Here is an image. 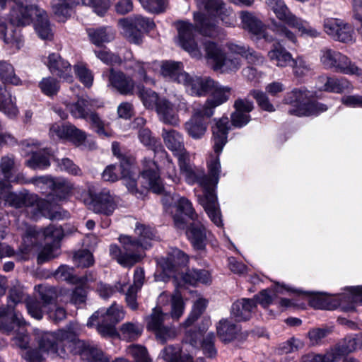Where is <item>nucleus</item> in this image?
Here are the masks:
<instances>
[{"mask_svg":"<svg viewBox=\"0 0 362 362\" xmlns=\"http://www.w3.org/2000/svg\"><path fill=\"white\" fill-rule=\"evenodd\" d=\"M228 125V119L222 117L213 127V148L216 155H211L207 162L209 175H205L202 170L196 168L189 163L188 153L182 154L178 158L180 170L186 182L190 185L197 182L203 188L204 195L198 197V202L217 226H222V220L214 189L218 182L221 173L219 155L227 143Z\"/></svg>","mask_w":362,"mask_h":362,"instance_id":"nucleus-1","label":"nucleus"},{"mask_svg":"<svg viewBox=\"0 0 362 362\" xmlns=\"http://www.w3.org/2000/svg\"><path fill=\"white\" fill-rule=\"evenodd\" d=\"M81 332V327L77 322H71L64 329L45 332L39 339L40 349L28 351L23 356L28 362H43L44 356L40 352L64 358V343H72L78 349L76 352L87 356L91 362H110L100 349L78 339Z\"/></svg>","mask_w":362,"mask_h":362,"instance_id":"nucleus-2","label":"nucleus"},{"mask_svg":"<svg viewBox=\"0 0 362 362\" xmlns=\"http://www.w3.org/2000/svg\"><path fill=\"white\" fill-rule=\"evenodd\" d=\"M134 233L138 236L134 238L130 235H121L118 240L122 249L117 245L110 246V255L124 267H131L144 257V250L151 246L150 241L154 240V230L148 226L137 223Z\"/></svg>","mask_w":362,"mask_h":362,"instance_id":"nucleus-3","label":"nucleus"},{"mask_svg":"<svg viewBox=\"0 0 362 362\" xmlns=\"http://www.w3.org/2000/svg\"><path fill=\"white\" fill-rule=\"evenodd\" d=\"M193 19L195 25L185 20L177 21L174 24L177 31L178 45L194 57L199 58L202 52L195 40V32L207 37H215L218 34V28L211 22L206 14L194 12Z\"/></svg>","mask_w":362,"mask_h":362,"instance_id":"nucleus-4","label":"nucleus"},{"mask_svg":"<svg viewBox=\"0 0 362 362\" xmlns=\"http://www.w3.org/2000/svg\"><path fill=\"white\" fill-rule=\"evenodd\" d=\"M40 300L29 299L26 303L28 313L35 319L41 320L43 314L47 313L49 317L59 322L66 317V311L54 304L57 292L54 288L38 285L35 286Z\"/></svg>","mask_w":362,"mask_h":362,"instance_id":"nucleus-5","label":"nucleus"},{"mask_svg":"<svg viewBox=\"0 0 362 362\" xmlns=\"http://www.w3.org/2000/svg\"><path fill=\"white\" fill-rule=\"evenodd\" d=\"M10 185L0 181V200L6 205L18 208H25L27 214L33 219H37L40 215H45L49 209V200L38 199L31 194L13 193L10 190Z\"/></svg>","mask_w":362,"mask_h":362,"instance_id":"nucleus-6","label":"nucleus"},{"mask_svg":"<svg viewBox=\"0 0 362 362\" xmlns=\"http://www.w3.org/2000/svg\"><path fill=\"white\" fill-rule=\"evenodd\" d=\"M125 313L122 305L113 303L107 308H101L93 313L89 318L87 326L92 327L97 321V330L103 337L115 334V325L122 320Z\"/></svg>","mask_w":362,"mask_h":362,"instance_id":"nucleus-7","label":"nucleus"},{"mask_svg":"<svg viewBox=\"0 0 362 362\" xmlns=\"http://www.w3.org/2000/svg\"><path fill=\"white\" fill-rule=\"evenodd\" d=\"M203 46L206 58L215 71H219L221 73L234 72L241 66L238 54L230 52L226 56L221 47L210 40L204 41Z\"/></svg>","mask_w":362,"mask_h":362,"instance_id":"nucleus-8","label":"nucleus"},{"mask_svg":"<svg viewBox=\"0 0 362 362\" xmlns=\"http://www.w3.org/2000/svg\"><path fill=\"white\" fill-rule=\"evenodd\" d=\"M320 62L324 69L333 70L336 72L360 76L361 69L346 55L339 51L325 47L320 52Z\"/></svg>","mask_w":362,"mask_h":362,"instance_id":"nucleus-9","label":"nucleus"},{"mask_svg":"<svg viewBox=\"0 0 362 362\" xmlns=\"http://www.w3.org/2000/svg\"><path fill=\"white\" fill-rule=\"evenodd\" d=\"M267 6L273 11L276 18L288 26L297 29L305 37H316L320 33L303 19L293 14L283 0H267Z\"/></svg>","mask_w":362,"mask_h":362,"instance_id":"nucleus-10","label":"nucleus"},{"mask_svg":"<svg viewBox=\"0 0 362 362\" xmlns=\"http://www.w3.org/2000/svg\"><path fill=\"white\" fill-rule=\"evenodd\" d=\"M113 0H52V6L58 20L63 21L70 16L74 6L80 4L88 6L99 16H103L108 10Z\"/></svg>","mask_w":362,"mask_h":362,"instance_id":"nucleus-11","label":"nucleus"},{"mask_svg":"<svg viewBox=\"0 0 362 362\" xmlns=\"http://www.w3.org/2000/svg\"><path fill=\"white\" fill-rule=\"evenodd\" d=\"M284 100L286 103L299 105L295 112L299 116L317 115L327 110V105L310 100V92L305 89H294L287 94Z\"/></svg>","mask_w":362,"mask_h":362,"instance_id":"nucleus-12","label":"nucleus"},{"mask_svg":"<svg viewBox=\"0 0 362 362\" xmlns=\"http://www.w3.org/2000/svg\"><path fill=\"white\" fill-rule=\"evenodd\" d=\"M118 25L122 29V35L127 40L137 45L141 43L142 40L141 30L148 31L151 30L155 26L152 21L141 16H134L120 19L118 21Z\"/></svg>","mask_w":362,"mask_h":362,"instance_id":"nucleus-13","label":"nucleus"},{"mask_svg":"<svg viewBox=\"0 0 362 362\" xmlns=\"http://www.w3.org/2000/svg\"><path fill=\"white\" fill-rule=\"evenodd\" d=\"M162 202L165 206L175 205L176 207L177 213L173 215V221L175 226L178 229H184L186 226L185 220L182 216V214L189 217L192 221H196L199 218L192 202L184 197H180L177 194H165Z\"/></svg>","mask_w":362,"mask_h":362,"instance_id":"nucleus-14","label":"nucleus"},{"mask_svg":"<svg viewBox=\"0 0 362 362\" xmlns=\"http://www.w3.org/2000/svg\"><path fill=\"white\" fill-rule=\"evenodd\" d=\"M23 291L20 288H12L9 292L8 305L0 308V330L10 333L12 327L8 324L12 322L19 326L25 324L21 313L14 312V307L22 300Z\"/></svg>","mask_w":362,"mask_h":362,"instance_id":"nucleus-15","label":"nucleus"},{"mask_svg":"<svg viewBox=\"0 0 362 362\" xmlns=\"http://www.w3.org/2000/svg\"><path fill=\"white\" fill-rule=\"evenodd\" d=\"M194 336L192 333L187 332L186 333V344L182 348L175 346H168L163 349L160 355L165 362H193L192 356L190 354L186 353L188 351V346L194 348L198 346L202 334L194 332Z\"/></svg>","mask_w":362,"mask_h":362,"instance_id":"nucleus-16","label":"nucleus"},{"mask_svg":"<svg viewBox=\"0 0 362 362\" xmlns=\"http://www.w3.org/2000/svg\"><path fill=\"white\" fill-rule=\"evenodd\" d=\"M33 4V6H30L25 11L28 15V22L17 24L19 25H27L33 22L35 30L38 36L42 40H50L53 37V32L47 14L45 10L39 6L37 0H35Z\"/></svg>","mask_w":362,"mask_h":362,"instance_id":"nucleus-17","label":"nucleus"},{"mask_svg":"<svg viewBox=\"0 0 362 362\" xmlns=\"http://www.w3.org/2000/svg\"><path fill=\"white\" fill-rule=\"evenodd\" d=\"M168 317V314L164 313L161 306L159 305L153 310L147 321V328L154 332L157 339L163 343L173 339L176 336V331L174 327L163 325V322Z\"/></svg>","mask_w":362,"mask_h":362,"instance_id":"nucleus-18","label":"nucleus"},{"mask_svg":"<svg viewBox=\"0 0 362 362\" xmlns=\"http://www.w3.org/2000/svg\"><path fill=\"white\" fill-rule=\"evenodd\" d=\"M179 109H187V103L185 100H180L179 103L176 104L170 102L165 97H163L155 111L161 122L176 127L180 122L177 114Z\"/></svg>","mask_w":362,"mask_h":362,"instance_id":"nucleus-19","label":"nucleus"},{"mask_svg":"<svg viewBox=\"0 0 362 362\" xmlns=\"http://www.w3.org/2000/svg\"><path fill=\"white\" fill-rule=\"evenodd\" d=\"M141 183L145 189L159 194L163 191V185L156 162L145 158L141 173Z\"/></svg>","mask_w":362,"mask_h":362,"instance_id":"nucleus-20","label":"nucleus"},{"mask_svg":"<svg viewBox=\"0 0 362 362\" xmlns=\"http://www.w3.org/2000/svg\"><path fill=\"white\" fill-rule=\"evenodd\" d=\"M197 6L199 10L206 11L209 15L219 17L226 25H232L235 23V16L230 9L225 7L221 0H196Z\"/></svg>","mask_w":362,"mask_h":362,"instance_id":"nucleus-21","label":"nucleus"},{"mask_svg":"<svg viewBox=\"0 0 362 362\" xmlns=\"http://www.w3.org/2000/svg\"><path fill=\"white\" fill-rule=\"evenodd\" d=\"M35 0H0V11L10 7L8 18L13 23H25L29 21L25 11L34 6Z\"/></svg>","mask_w":362,"mask_h":362,"instance_id":"nucleus-22","label":"nucleus"},{"mask_svg":"<svg viewBox=\"0 0 362 362\" xmlns=\"http://www.w3.org/2000/svg\"><path fill=\"white\" fill-rule=\"evenodd\" d=\"M49 136L53 139H68L76 146L81 145L86 139L84 132L71 124H54L49 128Z\"/></svg>","mask_w":362,"mask_h":362,"instance_id":"nucleus-23","label":"nucleus"},{"mask_svg":"<svg viewBox=\"0 0 362 362\" xmlns=\"http://www.w3.org/2000/svg\"><path fill=\"white\" fill-rule=\"evenodd\" d=\"M209 92H211V97L207 99L204 105L202 107L207 118L214 115V110L216 107L226 102L230 95L231 88L229 86H221L214 81Z\"/></svg>","mask_w":362,"mask_h":362,"instance_id":"nucleus-24","label":"nucleus"},{"mask_svg":"<svg viewBox=\"0 0 362 362\" xmlns=\"http://www.w3.org/2000/svg\"><path fill=\"white\" fill-rule=\"evenodd\" d=\"M40 237H43L45 240H52V244L59 245V240L63 237V231L61 227L52 225L49 226L40 231H37L35 228L25 226V234L23 236V242L27 247L35 244L37 240Z\"/></svg>","mask_w":362,"mask_h":362,"instance_id":"nucleus-25","label":"nucleus"},{"mask_svg":"<svg viewBox=\"0 0 362 362\" xmlns=\"http://www.w3.org/2000/svg\"><path fill=\"white\" fill-rule=\"evenodd\" d=\"M181 77L180 83L182 84L186 91L193 96L205 95L214 84V80L210 78L191 75L187 72L181 75Z\"/></svg>","mask_w":362,"mask_h":362,"instance_id":"nucleus-26","label":"nucleus"},{"mask_svg":"<svg viewBox=\"0 0 362 362\" xmlns=\"http://www.w3.org/2000/svg\"><path fill=\"white\" fill-rule=\"evenodd\" d=\"M91 206L95 213L110 216L117 206L116 197L107 189L91 195Z\"/></svg>","mask_w":362,"mask_h":362,"instance_id":"nucleus-27","label":"nucleus"},{"mask_svg":"<svg viewBox=\"0 0 362 362\" xmlns=\"http://www.w3.org/2000/svg\"><path fill=\"white\" fill-rule=\"evenodd\" d=\"M284 90L285 86L281 82L273 81L266 86V93L258 90H252L250 91V94L256 100L257 104L262 110L268 112H274L275 108L270 103L267 93L272 96H276Z\"/></svg>","mask_w":362,"mask_h":362,"instance_id":"nucleus-28","label":"nucleus"},{"mask_svg":"<svg viewBox=\"0 0 362 362\" xmlns=\"http://www.w3.org/2000/svg\"><path fill=\"white\" fill-rule=\"evenodd\" d=\"M170 302V309L168 315L173 320L177 321L183 315L185 311V303L182 295L178 291L173 294L168 292L161 293L158 298V304L160 306L168 305Z\"/></svg>","mask_w":362,"mask_h":362,"instance_id":"nucleus-29","label":"nucleus"},{"mask_svg":"<svg viewBox=\"0 0 362 362\" xmlns=\"http://www.w3.org/2000/svg\"><path fill=\"white\" fill-rule=\"evenodd\" d=\"M333 303L344 311L354 310L358 303H362V286L350 288L347 292L332 296Z\"/></svg>","mask_w":362,"mask_h":362,"instance_id":"nucleus-30","label":"nucleus"},{"mask_svg":"<svg viewBox=\"0 0 362 362\" xmlns=\"http://www.w3.org/2000/svg\"><path fill=\"white\" fill-rule=\"evenodd\" d=\"M204 109L202 107L194 110L190 119L185 124V129L189 136L194 139H201L207 129V122L205 120Z\"/></svg>","mask_w":362,"mask_h":362,"instance_id":"nucleus-31","label":"nucleus"},{"mask_svg":"<svg viewBox=\"0 0 362 362\" xmlns=\"http://www.w3.org/2000/svg\"><path fill=\"white\" fill-rule=\"evenodd\" d=\"M49 71L67 82H72L73 74L70 63L57 53L49 54L47 62Z\"/></svg>","mask_w":362,"mask_h":362,"instance_id":"nucleus-32","label":"nucleus"},{"mask_svg":"<svg viewBox=\"0 0 362 362\" xmlns=\"http://www.w3.org/2000/svg\"><path fill=\"white\" fill-rule=\"evenodd\" d=\"M109 85L116 89L122 95H132L135 83L129 76H127L121 71H115L110 69L107 74Z\"/></svg>","mask_w":362,"mask_h":362,"instance_id":"nucleus-33","label":"nucleus"},{"mask_svg":"<svg viewBox=\"0 0 362 362\" xmlns=\"http://www.w3.org/2000/svg\"><path fill=\"white\" fill-rule=\"evenodd\" d=\"M33 182L37 187H42V185H45L46 187L52 189L59 199H64L73 188L72 185L65 180H54L48 176L35 178Z\"/></svg>","mask_w":362,"mask_h":362,"instance_id":"nucleus-34","label":"nucleus"},{"mask_svg":"<svg viewBox=\"0 0 362 362\" xmlns=\"http://www.w3.org/2000/svg\"><path fill=\"white\" fill-rule=\"evenodd\" d=\"M193 221L186 232L187 238L196 250H203L210 233L206 231L199 218Z\"/></svg>","mask_w":362,"mask_h":362,"instance_id":"nucleus-35","label":"nucleus"},{"mask_svg":"<svg viewBox=\"0 0 362 362\" xmlns=\"http://www.w3.org/2000/svg\"><path fill=\"white\" fill-rule=\"evenodd\" d=\"M256 308L255 299L242 298L233 303L230 315L236 321H245L251 318Z\"/></svg>","mask_w":362,"mask_h":362,"instance_id":"nucleus-36","label":"nucleus"},{"mask_svg":"<svg viewBox=\"0 0 362 362\" xmlns=\"http://www.w3.org/2000/svg\"><path fill=\"white\" fill-rule=\"evenodd\" d=\"M162 137L166 147L178 158L180 155L188 153L185 148L183 136L178 132L174 129L167 130L163 129Z\"/></svg>","mask_w":362,"mask_h":362,"instance_id":"nucleus-37","label":"nucleus"},{"mask_svg":"<svg viewBox=\"0 0 362 362\" xmlns=\"http://www.w3.org/2000/svg\"><path fill=\"white\" fill-rule=\"evenodd\" d=\"M23 146L25 147V151L26 153H32V157L26 161V165L33 169H43L49 165V160L47 156V153L44 152L43 153H37L34 151V149L37 148L39 144L34 141H26L23 144Z\"/></svg>","mask_w":362,"mask_h":362,"instance_id":"nucleus-38","label":"nucleus"},{"mask_svg":"<svg viewBox=\"0 0 362 362\" xmlns=\"http://www.w3.org/2000/svg\"><path fill=\"white\" fill-rule=\"evenodd\" d=\"M240 18L243 29L256 36L257 38L262 37L268 40L265 35L264 24L253 13L248 11H242Z\"/></svg>","mask_w":362,"mask_h":362,"instance_id":"nucleus-39","label":"nucleus"},{"mask_svg":"<svg viewBox=\"0 0 362 362\" xmlns=\"http://www.w3.org/2000/svg\"><path fill=\"white\" fill-rule=\"evenodd\" d=\"M144 280V272L141 268L134 271L133 284L125 291V301L129 308L135 310L138 308L137 293L141 288Z\"/></svg>","mask_w":362,"mask_h":362,"instance_id":"nucleus-40","label":"nucleus"},{"mask_svg":"<svg viewBox=\"0 0 362 362\" xmlns=\"http://www.w3.org/2000/svg\"><path fill=\"white\" fill-rule=\"evenodd\" d=\"M188 262V257L178 249H175L165 259H160L159 264L167 275L176 270L177 267L184 266Z\"/></svg>","mask_w":362,"mask_h":362,"instance_id":"nucleus-41","label":"nucleus"},{"mask_svg":"<svg viewBox=\"0 0 362 362\" xmlns=\"http://www.w3.org/2000/svg\"><path fill=\"white\" fill-rule=\"evenodd\" d=\"M87 33L90 41L96 46L112 42L115 37V32L110 27L89 28Z\"/></svg>","mask_w":362,"mask_h":362,"instance_id":"nucleus-42","label":"nucleus"},{"mask_svg":"<svg viewBox=\"0 0 362 362\" xmlns=\"http://www.w3.org/2000/svg\"><path fill=\"white\" fill-rule=\"evenodd\" d=\"M267 57L271 62L278 67H286L291 64V54L279 44H274L268 52Z\"/></svg>","mask_w":362,"mask_h":362,"instance_id":"nucleus-43","label":"nucleus"},{"mask_svg":"<svg viewBox=\"0 0 362 362\" xmlns=\"http://www.w3.org/2000/svg\"><path fill=\"white\" fill-rule=\"evenodd\" d=\"M119 168L124 183L127 186L128 190L136 195L138 197H141L143 192L139 191L136 187V182L134 175L132 174L131 163L128 160L122 158Z\"/></svg>","mask_w":362,"mask_h":362,"instance_id":"nucleus-44","label":"nucleus"},{"mask_svg":"<svg viewBox=\"0 0 362 362\" xmlns=\"http://www.w3.org/2000/svg\"><path fill=\"white\" fill-rule=\"evenodd\" d=\"M10 21L9 24L0 23V37L5 43L19 48L22 43L21 36L20 31L14 26L18 25Z\"/></svg>","mask_w":362,"mask_h":362,"instance_id":"nucleus-45","label":"nucleus"},{"mask_svg":"<svg viewBox=\"0 0 362 362\" xmlns=\"http://www.w3.org/2000/svg\"><path fill=\"white\" fill-rule=\"evenodd\" d=\"M186 71H184L182 63L175 62H163L160 65L161 75L171 81L177 82L181 81V75H184Z\"/></svg>","mask_w":362,"mask_h":362,"instance_id":"nucleus-46","label":"nucleus"},{"mask_svg":"<svg viewBox=\"0 0 362 362\" xmlns=\"http://www.w3.org/2000/svg\"><path fill=\"white\" fill-rule=\"evenodd\" d=\"M216 329L218 337L225 343L233 341L239 331L238 327L228 319L221 320Z\"/></svg>","mask_w":362,"mask_h":362,"instance_id":"nucleus-47","label":"nucleus"},{"mask_svg":"<svg viewBox=\"0 0 362 362\" xmlns=\"http://www.w3.org/2000/svg\"><path fill=\"white\" fill-rule=\"evenodd\" d=\"M320 80L322 82H325L322 88L323 90L329 92L339 93L349 89L351 86L350 82L344 77L321 76Z\"/></svg>","mask_w":362,"mask_h":362,"instance_id":"nucleus-48","label":"nucleus"},{"mask_svg":"<svg viewBox=\"0 0 362 362\" xmlns=\"http://www.w3.org/2000/svg\"><path fill=\"white\" fill-rule=\"evenodd\" d=\"M65 104L73 117L87 119L88 112H90L88 107L93 104V101L80 98L74 103L71 104L65 103Z\"/></svg>","mask_w":362,"mask_h":362,"instance_id":"nucleus-49","label":"nucleus"},{"mask_svg":"<svg viewBox=\"0 0 362 362\" xmlns=\"http://www.w3.org/2000/svg\"><path fill=\"white\" fill-rule=\"evenodd\" d=\"M228 47L231 53L244 57L250 64H262L264 61V59L262 55L254 51H250L245 47L235 44H230Z\"/></svg>","mask_w":362,"mask_h":362,"instance_id":"nucleus-50","label":"nucleus"},{"mask_svg":"<svg viewBox=\"0 0 362 362\" xmlns=\"http://www.w3.org/2000/svg\"><path fill=\"white\" fill-rule=\"evenodd\" d=\"M138 95L146 108L154 110L163 98L154 90L145 88H139Z\"/></svg>","mask_w":362,"mask_h":362,"instance_id":"nucleus-51","label":"nucleus"},{"mask_svg":"<svg viewBox=\"0 0 362 362\" xmlns=\"http://www.w3.org/2000/svg\"><path fill=\"white\" fill-rule=\"evenodd\" d=\"M156 157L163 159L164 170L168 177L174 183H178L180 182V177L177 175L176 167L163 148H160Z\"/></svg>","mask_w":362,"mask_h":362,"instance_id":"nucleus-52","label":"nucleus"},{"mask_svg":"<svg viewBox=\"0 0 362 362\" xmlns=\"http://www.w3.org/2000/svg\"><path fill=\"white\" fill-rule=\"evenodd\" d=\"M207 301L204 298L197 300L193 305L192 311L187 319L180 325V327L187 328L190 327L203 313Z\"/></svg>","mask_w":362,"mask_h":362,"instance_id":"nucleus-53","label":"nucleus"},{"mask_svg":"<svg viewBox=\"0 0 362 362\" xmlns=\"http://www.w3.org/2000/svg\"><path fill=\"white\" fill-rule=\"evenodd\" d=\"M183 279L186 282L190 284H206L210 283L211 281L210 273L206 270L202 269H193L189 271L185 274Z\"/></svg>","mask_w":362,"mask_h":362,"instance_id":"nucleus-54","label":"nucleus"},{"mask_svg":"<svg viewBox=\"0 0 362 362\" xmlns=\"http://www.w3.org/2000/svg\"><path fill=\"white\" fill-rule=\"evenodd\" d=\"M143 331V327L139 323L126 322L121 326L120 332L123 339L134 341L139 338Z\"/></svg>","mask_w":362,"mask_h":362,"instance_id":"nucleus-55","label":"nucleus"},{"mask_svg":"<svg viewBox=\"0 0 362 362\" xmlns=\"http://www.w3.org/2000/svg\"><path fill=\"white\" fill-rule=\"evenodd\" d=\"M0 79L6 83L21 85V80L16 75L13 67L6 62H0Z\"/></svg>","mask_w":362,"mask_h":362,"instance_id":"nucleus-56","label":"nucleus"},{"mask_svg":"<svg viewBox=\"0 0 362 362\" xmlns=\"http://www.w3.org/2000/svg\"><path fill=\"white\" fill-rule=\"evenodd\" d=\"M310 305L316 308L322 310H334L338 305L333 303L332 296H325L320 294H314L310 299Z\"/></svg>","mask_w":362,"mask_h":362,"instance_id":"nucleus-57","label":"nucleus"},{"mask_svg":"<svg viewBox=\"0 0 362 362\" xmlns=\"http://www.w3.org/2000/svg\"><path fill=\"white\" fill-rule=\"evenodd\" d=\"M0 111L11 118L16 117L18 114L16 99L13 98L7 90L6 97H2L0 100Z\"/></svg>","mask_w":362,"mask_h":362,"instance_id":"nucleus-58","label":"nucleus"},{"mask_svg":"<svg viewBox=\"0 0 362 362\" xmlns=\"http://www.w3.org/2000/svg\"><path fill=\"white\" fill-rule=\"evenodd\" d=\"M338 354L334 351H328L325 354L309 353L301 358V362H334L338 360Z\"/></svg>","mask_w":362,"mask_h":362,"instance_id":"nucleus-59","label":"nucleus"},{"mask_svg":"<svg viewBox=\"0 0 362 362\" xmlns=\"http://www.w3.org/2000/svg\"><path fill=\"white\" fill-rule=\"evenodd\" d=\"M125 353L132 357L134 362H151L146 348L141 345H129L126 348Z\"/></svg>","mask_w":362,"mask_h":362,"instance_id":"nucleus-60","label":"nucleus"},{"mask_svg":"<svg viewBox=\"0 0 362 362\" xmlns=\"http://www.w3.org/2000/svg\"><path fill=\"white\" fill-rule=\"evenodd\" d=\"M125 287L126 284H122L119 282L116 283L113 286L100 282L98 285L97 291L103 298H108L116 292H119L125 295Z\"/></svg>","mask_w":362,"mask_h":362,"instance_id":"nucleus-61","label":"nucleus"},{"mask_svg":"<svg viewBox=\"0 0 362 362\" xmlns=\"http://www.w3.org/2000/svg\"><path fill=\"white\" fill-rule=\"evenodd\" d=\"M139 139L144 146L154 151L155 156H157L160 148H163L160 143L155 137L152 136L151 131L148 129H141L139 130Z\"/></svg>","mask_w":362,"mask_h":362,"instance_id":"nucleus-62","label":"nucleus"},{"mask_svg":"<svg viewBox=\"0 0 362 362\" xmlns=\"http://www.w3.org/2000/svg\"><path fill=\"white\" fill-rule=\"evenodd\" d=\"M41 91L47 96L55 95L60 88L59 82L52 76L43 78L39 83Z\"/></svg>","mask_w":362,"mask_h":362,"instance_id":"nucleus-63","label":"nucleus"},{"mask_svg":"<svg viewBox=\"0 0 362 362\" xmlns=\"http://www.w3.org/2000/svg\"><path fill=\"white\" fill-rule=\"evenodd\" d=\"M357 341L354 337H347L343 341L340 342L335 349H331L330 351H337L338 355V359L340 356L348 354L354 351L357 349Z\"/></svg>","mask_w":362,"mask_h":362,"instance_id":"nucleus-64","label":"nucleus"}]
</instances>
